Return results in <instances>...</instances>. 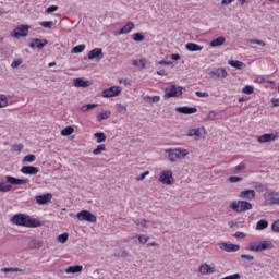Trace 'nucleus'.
Here are the masks:
<instances>
[{
  "instance_id": "1",
  "label": "nucleus",
  "mask_w": 279,
  "mask_h": 279,
  "mask_svg": "<svg viewBox=\"0 0 279 279\" xmlns=\"http://www.w3.org/2000/svg\"><path fill=\"white\" fill-rule=\"evenodd\" d=\"M12 222L15 223V226H23L24 228H40V221L25 216V214L14 215Z\"/></svg>"
},
{
  "instance_id": "2",
  "label": "nucleus",
  "mask_w": 279,
  "mask_h": 279,
  "mask_svg": "<svg viewBox=\"0 0 279 279\" xmlns=\"http://www.w3.org/2000/svg\"><path fill=\"white\" fill-rule=\"evenodd\" d=\"M168 156L169 162H178L189 155V150L184 148H169L165 150Z\"/></svg>"
},
{
  "instance_id": "3",
  "label": "nucleus",
  "mask_w": 279,
  "mask_h": 279,
  "mask_svg": "<svg viewBox=\"0 0 279 279\" xmlns=\"http://www.w3.org/2000/svg\"><path fill=\"white\" fill-rule=\"evenodd\" d=\"M229 208L234 213H245L252 210V203L246 201H233L230 203Z\"/></svg>"
},
{
  "instance_id": "4",
  "label": "nucleus",
  "mask_w": 279,
  "mask_h": 279,
  "mask_svg": "<svg viewBox=\"0 0 279 279\" xmlns=\"http://www.w3.org/2000/svg\"><path fill=\"white\" fill-rule=\"evenodd\" d=\"M250 252H265V250H274L271 241L252 242L248 246Z\"/></svg>"
},
{
  "instance_id": "5",
  "label": "nucleus",
  "mask_w": 279,
  "mask_h": 279,
  "mask_svg": "<svg viewBox=\"0 0 279 279\" xmlns=\"http://www.w3.org/2000/svg\"><path fill=\"white\" fill-rule=\"evenodd\" d=\"M78 221H87L88 223H97V216L89 210H82L76 214Z\"/></svg>"
},
{
  "instance_id": "6",
  "label": "nucleus",
  "mask_w": 279,
  "mask_h": 279,
  "mask_svg": "<svg viewBox=\"0 0 279 279\" xmlns=\"http://www.w3.org/2000/svg\"><path fill=\"white\" fill-rule=\"evenodd\" d=\"M186 136L194 138V141H199L203 136H206V128L199 126L196 129H190Z\"/></svg>"
},
{
  "instance_id": "7",
  "label": "nucleus",
  "mask_w": 279,
  "mask_h": 279,
  "mask_svg": "<svg viewBox=\"0 0 279 279\" xmlns=\"http://www.w3.org/2000/svg\"><path fill=\"white\" fill-rule=\"evenodd\" d=\"M29 34V25H19L13 32H11V38H21Z\"/></svg>"
},
{
  "instance_id": "8",
  "label": "nucleus",
  "mask_w": 279,
  "mask_h": 279,
  "mask_svg": "<svg viewBox=\"0 0 279 279\" xmlns=\"http://www.w3.org/2000/svg\"><path fill=\"white\" fill-rule=\"evenodd\" d=\"M181 95H182V87H178L175 85L167 87L165 90L166 99H171V97H180Z\"/></svg>"
},
{
  "instance_id": "9",
  "label": "nucleus",
  "mask_w": 279,
  "mask_h": 279,
  "mask_svg": "<svg viewBox=\"0 0 279 279\" xmlns=\"http://www.w3.org/2000/svg\"><path fill=\"white\" fill-rule=\"evenodd\" d=\"M173 179V172L171 170H163L159 174V181L161 184H166L167 186L171 185V180Z\"/></svg>"
},
{
  "instance_id": "10",
  "label": "nucleus",
  "mask_w": 279,
  "mask_h": 279,
  "mask_svg": "<svg viewBox=\"0 0 279 279\" xmlns=\"http://www.w3.org/2000/svg\"><path fill=\"white\" fill-rule=\"evenodd\" d=\"M209 76L213 80H226V77H228V71H226L223 68H218L210 71Z\"/></svg>"
},
{
  "instance_id": "11",
  "label": "nucleus",
  "mask_w": 279,
  "mask_h": 279,
  "mask_svg": "<svg viewBox=\"0 0 279 279\" xmlns=\"http://www.w3.org/2000/svg\"><path fill=\"white\" fill-rule=\"evenodd\" d=\"M101 95L105 98L119 97V95H121V87L113 86V87L107 88L102 90Z\"/></svg>"
},
{
  "instance_id": "12",
  "label": "nucleus",
  "mask_w": 279,
  "mask_h": 279,
  "mask_svg": "<svg viewBox=\"0 0 279 279\" xmlns=\"http://www.w3.org/2000/svg\"><path fill=\"white\" fill-rule=\"evenodd\" d=\"M21 173L24 175H37V173H40V168L34 166H23L21 168Z\"/></svg>"
},
{
  "instance_id": "13",
  "label": "nucleus",
  "mask_w": 279,
  "mask_h": 279,
  "mask_svg": "<svg viewBox=\"0 0 279 279\" xmlns=\"http://www.w3.org/2000/svg\"><path fill=\"white\" fill-rule=\"evenodd\" d=\"M46 45H49V40L47 39L34 38L29 43L31 49H43Z\"/></svg>"
},
{
  "instance_id": "14",
  "label": "nucleus",
  "mask_w": 279,
  "mask_h": 279,
  "mask_svg": "<svg viewBox=\"0 0 279 279\" xmlns=\"http://www.w3.org/2000/svg\"><path fill=\"white\" fill-rule=\"evenodd\" d=\"M53 199V194L46 193L44 195H37L35 196V201L39 204V206H43L45 204H49Z\"/></svg>"
},
{
  "instance_id": "15",
  "label": "nucleus",
  "mask_w": 279,
  "mask_h": 279,
  "mask_svg": "<svg viewBox=\"0 0 279 279\" xmlns=\"http://www.w3.org/2000/svg\"><path fill=\"white\" fill-rule=\"evenodd\" d=\"M278 138V133H266L258 137V143H274Z\"/></svg>"
},
{
  "instance_id": "16",
  "label": "nucleus",
  "mask_w": 279,
  "mask_h": 279,
  "mask_svg": "<svg viewBox=\"0 0 279 279\" xmlns=\"http://www.w3.org/2000/svg\"><path fill=\"white\" fill-rule=\"evenodd\" d=\"M220 250L222 252H239L241 246L239 244H228L226 242L219 244Z\"/></svg>"
},
{
  "instance_id": "17",
  "label": "nucleus",
  "mask_w": 279,
  "mask_h": 279,
  "mask_svg": "<svg viewBox=\"0 0 279 279\" xmlns=\"http://www.w3.org/2000/svg\"><path fill=\"white\" fill-rule=\"evenodd\" d=\"M217 269L215 267L208 265V264H203L198 267V272L202 274L203 276H208L210 274H215Z\"/></svg>"
},
{
  "instance_id": "18",
  "label": "nucleus",
  "mask_w": 279,
  "mask_h": 279,
  "mask_svg": "<svg viewBox=\"0 0 279 279\" xmlns=\"http://www.w3.org/2000/svg\"><path fill=\"white\" fill-rule=\"evenodd\" d=\"M239 197H241V199H248L250 202H252V199H255L256 197V191L244 190L239 194Z\"/></svg>"
},
{
  "instance_id": "19",
  "label": "nucleus",
  "mask_w": 279,
  "mask_h": 279,
  "mask_svg": "<svg viewBox=\"0 0 279 279\" xmlns=\"http://www.w3.org/2000/svg\"><path fill=\"white\" fill-rule=\"evenodd\" d=\"M101 60L104 58V51L101 48H95L92 51L88 52V60Z\"/></svg>"
},
{
  "instance_id": "20",
  "label": "nucleus",
  "mask_w": 279,
  "mask_h": 279,
  "mask_svg": "<svg viewBox=\"0 0 279 279\" xmlns=\"http://www.w3.org/2000/svg\"><path fill=\"white\" fill-rule=\"evenodd\" d=\"M93 83L90 81H86L84 78H74L73 85L75 88H88Z\"/></svg>"
},
{
  "instance_id": "21",
  "label": "nucleus",
  "mask_w": 279,
  "mask_h": 279,
  "mask_svg": "<svg viewBox=\"0 0 279 279\" xmlns=\"http://www.w3.org/2000/svg\"><path fill=\"white\" fill-rule=\"evenodd\" d=\"M177 112H180L181 114H195L197 112V108L195 107H177Z\"/></svg>"
},
{
  "instance_id": "22",
  "label": "nucleus",
  "mask_w": 279,
  "mask_h": 279,
  "mask_svg": "<svg viewBox=\"0 0 279 279\" xmlns=\"http://www.w3.org/2000/svg\"><path fill=\"white\" fill-rule=\"evenodd\" d=\"M7 182L9 184H15V185H21V184H27V182H29V180L27 179H16L14 177H7Z\"/></svg>"
},
{
  "instance_id": "23",
  "label": "nucleus",
  "mask_w": 279,
  "mask_h": 279,
  "mask_svg": "<svg viewBox=\"0 0 279 279\" xmlns=\"http://www.w3.org/2000/svg\"><path fill=\"white\" fill-rule=\"evenodd\" d=\"M134 23L133 22H128L125 24L124 27H122L119 33H118V36H121L122 34H130V32H132V29H134Z\"/></svg>"
},
{
  "instance_id": "24",
  "label": "nucleus",
  "mask_w": 279,
  "mask_h": 279,
  "mask_svg": "<svg viewBox=\"0 0 279 279\" xmlns=\"http://www.w3.org/2000/svg\"><path fill=\"white\" fill-rule=\"evenodd\" d=\"M84 267L82 265L69 266L65 274H82Z\"/></svg>"
},
{
  "instance_id": "25",
  "label": "nucleus",
  "mask_w": 279,
  "mask_h": 279,
  "mask_svg": "<svg viewBox=\"0 0 279 279\" xmlns=\"http://www.w3.org/2000/svg\"><path fill=\"white\" fill-rule=\"evenodd\" d=\"M185 49H187V51H202V49H204V47H202L195 43H187L185 45Z\"/></svg>"
},
{
  "instance_id": "26",
  "label": "nucleus",
  "mask_w": 279,
  "mask_h": 279,
  "mask_svg": "<svg viewBox=\"0 0 279 279\" xmlns=\"http://www.w3.org/2000/svg\"><path fill=\"white\" fill-rule=\"evenodd\" d=\"M28 247L31 250H40V247H43V241H40V240H31L28 242Z\"/></svg>"
},
{
  "instance_id": "27",
  "label": "nucleus",
  "mask_w": 279,
  "mask_h": 279,
  "mask_svg": "<svg viewBox=\"0 0 279 279\" xmlns=\"http://www.w3.org/2000/svg\"><path fill=\"white\" fill-rule=\"evenodd\" d=\"M110 114H112V112L102 111V112H99L98 114H96V119L99 123H101V121H106V119H110Z\"/></svg>"
},
{
  "instance_id": "28",
  "label": "nucleus",
  "mask_w": 279,
  "mask_h": 279,
  "mask_svg": "<svg viewBox=\"0 0 279 279\" xmlns=\"http://www.w3.org/2000/svg\"><path fill=\"white\" fill-rule=\"evenodd\" d=\"M228 65L232 66L233 69H238V71H241L245 64L243 61L229 60Z\"/></svg>"
},
{
  "instance_id": "29",
  "label": "nucleus",
  "mask_w": 279,
  "mask_h": 279,
  "mask_svg": "<svg viewBox=\"0 0 279 279\" xmlns=\"http://www.w3.org/2000/svg\"><path fill=\"white\" fill-rule=\"evenodd\" d=\"M255 228L256 230H267V228H269V221H267L266 219H262L257 221Z\"/></svg>"
},
{
  "instance_id": "30",
  "label": "nucleus",
  "mask_w": 279,
  "mask_h": 279,
  "mask_svg": "<svg viewBox=\"0 0 279 279\" xmlns=\"http://www.w3.org/2000/svg\"><path fill=\"white\" fill-rule=\"evenodd\" d=\"M226 43V37L220 36L214 40L210 41V47H221Z\"/></svg>"
},
{
  "instance_id": "31",
  "label": "nucleus",
  "mask_w": 279,
  "mask_h": 279,
  "mask_svg": "<svg viewBox=\"0 0 279 279\" xmlns=\"http://www.w3.org/2000/svg\"><path fill=\"white\" fill-rule=\"evenodd\" d=\"M146 104H158L160 101V96H143Z\"/></svg>"
},
{
  "instance_id": "32",
  "label": "nucleus",
  "mask_w": 279,
  "mask_h": 279,
  "mask_svg": "<svg viewBox=\"0 0 279 279\" xmlns=\"http://www.w3.org/2000/svg\"><path fill=\"white\" fill-rule=\"evenodd\" d=\"M9 191H12V185L5 182H0V193H9Z\"/></svg>"
},
{
  "instance_id": "33",
  "label": "nucleus",
  "mask_w": 279,
  "mask_h": 279,
  "mask_svg": "<svg viewBox=\"0 0 279 279\" xmlns=\"http://www.w3.org/2000/svg\"><path fill=\"white\" fill-rule=\"evenodd\" d=\"M95 138H96V143H106V135L105 133L101 132H97L94 134Z\"/></svg>"
},
{
  "instance_id": "34",
  "label": "nucleus",
  "mask_w": 279,
  "mask_h": 279,
  "mask_svg": "<svg viewBox=\"0 0 279 279\" xmlns=\"http://www.w3.org/2000/svg\"><path fill=\"white\" fill-rule=\"evenodd\" d=\"M73 132H75V129H73V126H66L61 131V136H71Z\"/></svg>"
},
{
  "instance_id": "35",
  "label": "nucleus",
  "mask_w": 279,
  "mask_h": 279,
  "mask_svg": "<svg viewBox=\"0 0 279 279\" xmlns=\"http://www.w3.org/2000/svg\"><path fill=\"white\" fill-rule=\"evenodd\" d=\"M97 104H87L81 107V112H88V110H93V108H97Z\"/></svg>"
},
{
  "instance_id": "36",
  "label": "nucleus",
  "mask_w": 279,
  "mask_h": 279,
  "mask_svg": "<svg viewBox=\"0 0 279 279\" xmlns=\"http://www.w3.org/2000/svg\"><path fill=\"white\" fill-rule=\"evenodd\" d=\"M132 39L134 40V43H143V40H145V36L141 33H135L132 35Z\"/></svg>"
},
{
  "instance_id": "37",
  "label": "nucleus",
  "mask_w": 279,
  "mask_h": 279,
  "mask_svg": "<svg viewBox=\"0 0 279 279\" xmlns=\"http://www.w3.org/2000/svg\"><path fill=\"white\" fill-rule=\"evenodd\" d=\"M116 110H117V112H119V114H125V112H128V107H125L124 105H121V104H117Z\"/></svg>"
},
{
  "instance_id": "38",
  "label": "nucleus",
  "mask_w": 279,
  "mask_h": 279,
  "mask_svg": "<svg viewBox=\"0 0 279 279\" xmlns=\"http://www.w3.org/2000/svg\"><path fill=\"white\" fill-rule=\"evenodd\" d=\"M57 241L59 243H66L69 241V233L65 232V233L58 235Z\"/></svg>"
},
{
  "instance_id": "39",
  "label": "nucleus",
  "mask_w": 279,
  "mask_h": 279,
  "mask_svg": "<svg viewBox=\"0 0 279 279\" xmlns=\"http://www.w3.org/2000/svg\"><path fill=\"white\" fill-rule=\"evenodd\" d=\"M101 151H106V145L104 144L98 145L97 148L93 150V154L94 156H99Z\"/></svg>"
},
{
  "instance_id": "40",
  "label": "nucleus",
  "mask_w": 279,
  "mask_h": 279,
  "mask_svg": "<svg viewBox=\"0 0 279 279\" xmlns=\"http://www.w3.org/2000/svg\"><path fill=\"white\" fill-rule=\"evenodd\" d=\"M114 256H117L118 258H128V251L125 250L117 251L114 253Z\"/></svg>"
},
{
  "instance_id": "41",
  "label": "nucleus",
  "mask_w": 279,
  "mask_h": 279,
  "mask_svg": "<svg viewBox=\"0 0 279 279\" xmlns=\"http://www.w3.org/2000/svg\"><path fill=\"white\" fill-rule=\"evenodd\" d=\"M247 43L250 45H259L260 47H265V41L260 40V39H248Z\"/></svg>"
},
{
  "instance_id": "42",
  "label": "nucleus",
  "mask_w": 279,
  "mask_h": 279,
  "mask_svg": "<svg viewBox=\"0 0 279 279\" xmlns=\"http://www.w3.org/2000/svg\"><path fill=\"white\" fill-rule=\"evenodd\" d=\"M84 49H86L85 45H78V46L72 48V53H82V51H84Z\"/></svg>"
},
{
  "instance_id": "43",
  "label": "nucleus",
  "mask_w": 279,
  "mask_h": 279,
  "mask_svg": "<svg viewBox=\"0 0 279 279\" xmlns=\"http://www.w3.org/2000/svg\"><path fill=\"white\" fill-rule=\"evenodd\" d=\"M39 25L41 27H45L46 29H51L53 27V22L51 21L40 22Z\"/></svg>"
},
{
  "instance_id": "44",
  "label": "nucleus",
  "mask_w": 279,
  "mask_h": 279,
  "mask_svg": "<svg viewBox=\"0 0 279 279\" xmlns=\"http://www.w3.org/2000/svg\"><path fill=\"white\" fill-rule=\"evenodd\" d=\"M228 182L231 184H236V182H243V178L241 177H229Z\"/></svg>"
},
{
  "instance_id": "45",
  "label": "nucleus",
  "mask_w": 279,
  "mask_h": 279,
  "mask_svg": "<svg viewBox=\"0 0 279 279\" xmlns=\"http://www.w3.org/2000/svg\"><path fill=\"white\" fill-rule=\"evenodd\" d=\"M135 223L138 226V228H147V220L143 218L135 220Z\"/></svg>"
},
{
  "instance_id": "46",
  "label": "nucleus",
  "mask_w": 279,
  "mask_h": 279,
  "mask_svg": "<svg viewBox=\"0 0 279 279\" xmlns=\"http://www.w3.org/2000/svg\"><path fill=\"white\" fill-rule=\"evenodd\" d=\"M138 243H141L142 245H145V243H147L149 241V236L147 235H138Z\"/></svg>"
},
{
  "instance_id": "47",
  "label": "nucleus",
  "mask_w": 279,
  "mask_h": 279,
  "mask_svg": "<svg viewBox=\"0 0 279 279\" xmlns=\"http://www.w3.org/2000/svg\"><path fill=\"white\" fill-rule=\"evenodd\" d=\"M8 106V98L5 97V95H2L0 97V108H5Z\"/></svg>"
},
{
  "instance_id": "48",
  "label": "nucleus",
  "mask_w": 279,
  "mask_h": 279,
  "mask_svg": "<svg viewBox=\"0 0 279 279\" xmlns=\"http://www.w3.org/2000/svg\"><path fill=\"white\" fill-rule=\"evenodd\" d=\"M215 119H217V113L215 111H210L205 121H215Z\"/></svg>"
},
{
  "instance_id": "49",
  "label": "nucleus",
  "mask_w": 279,
  "mask_h": 279,
  "mask_svg": "<svg viewBox=\"0 0 279 279\" xmlns=\"http://www.w3.org/2000/svg\"><path fill=\"white\" fill-rule=\"evenodd\" d=\"M147 175H149V171L143 172L141 175L136 177L135 180H136V182H143V180H145V178H147Z\"/></svg>"
},
{
  "instance_id": "50",
  "label": "nucleus",
  "mask_w": 279,
  "mask_h": 279,
  "mask_svg": "<svg viewBox=\"0 0 279 279\" xmlns=\"http://www.w3.org/2000/svg\"><path fill=\"white\" fill-rule=\"evenodd\" d=\"M242 93H244L245 95H252V93H254V87L250 86V85H246Z\"/></svg>"
},
{
  "instance_id": "51",
  "label": "nucleus",
  "mask_w": 279,
  "mask_h": 279,
  "mask_svg": "<svg viewBox=\"0 0 279 279\" xmlns=\"http://www.w3.org/2000/svg\"><path fill=\"white\" fill-rule=\"evenodd\" d=\"M36 161V156L35 155H26L24 157V162H35Z\"/></svg>"
},
{
  "instance_id": "52",
  "label": "nucleus",
  "mask_w": 279,
  "mask_h": 279,
  "mask_svg": "<svg viewBox=\"0 0 279 279\" xmlns=\"http://www.w3.org/2000/svg\"><path fill=\"white\" fill-rule=\"evenodd\" d=\"M246 165L245 163H240L234 169H235V173H241V171H243L244 169H246Z\"/></svg>"
},
{
  "instance_id": "53",
  "label": "nucleus",
  "mask_w": 279,
  "mask_h": 279,
  "mask_svg": "<svg viewBox=\"0 0 279 279\" xmlns=\"http://www.w3.org/2000/svg\"><path fill=\"white\" fill-rule=\"evenodd\" d=\"M21 64H23V60L20 59V60L13 61L11 66L12 69H19Z\"/></svg>"
},
{
  "instance_id": "54",
  "label": "nucleus",
  "mask_w": 279,
  "mask_h": 279,
  "mask_svg": "<svg viewBox=\"0 0 279 279\" xmlns=\"http://www.w3.org/2000/svg\"><path fill=\"white\" fill-rule=\"evenodd\" d=\"M271 230H272V232H279V220H276V221L271 225Z\"/></svg>"
},
{
  "instance_id": "55",
  "label": "nucleus",
  "mask_w": 279,
  "mask_h": 279,
  "mask_svg": "<svg viewBox=\"0 0 279 279\" xmlns=\"http://www.w3.org/2000/svg\"><path fill=\"white\" fill-rule=\"evenodd\" d=\"M13 151H23V144H15L12 146Z\"/></svg>"
},
{
  "instance_id": "56",
  "label": "nucleus",
  "mask_w": 279,
  "mask_h": 279,
  "mask_svg": "<svg viewBox=\"0 0 279 279\" xmlns=\"http://www.w3.org/2000/svg\"><path fill=\"white\" fill-rule=\"evenodd\" d=\"M46 12L48 14H51L52 12H58V7L57 5H51V7L46 9Z\"/></svg>"
},
{
  "instance_id": "57",
  "label": "nucleus",
  "mask_w": 279,
  "mask_h": 279,
  "mask_svg": "<svg viewBox=\"0 0 279 279\" xmlns=\"http://www.w3.org/2000/svg\"><path fill=\"white\" fill-rule=\"evenodd\" d=\"M234 236H235V239H245V233L238 231V232H235Z\"/></svg>"
},
{
  "instance_id": "58",
  "label": "nucleus",
  "mask_w": 279,
  "mask_h": 279,
  "mask_svg": "<svg viewBox=\"0 0 279 279\" xmlns=\"http://www.w3.org/2000/svg\"><path fill=\"white\" fill-rule=\"evenodd\" d=\"M241 258H244L245 260H254V256L247 254H242Z\"/></svg>"
},
{
  "instance_id": "59",
  "label": "nucleus",
  "mask_w": 279,
  "mask_h": 279,
  "mask_svg": "<svg viewBox=\"0 0 279 279\" xmlns=\"http://www.w3.org/2000/svg\"><path fill=\"white\" fill-rule=\"evenodd\" d=\"M271 104H272L274 108H278V106H279V98H272L271 99Z\"/></svg>"
},
{
  "instance_id": "60",
  "label": "nucleus",
  "mask_w": 279,
  "mask_h": 279,
  "mask_svg": "<svg viewBox=\"0 0 279 279\" xmlns=\"http://www.w3.org/2000/svg\"><path fill=\"white\" fill-rule=\"evenodd\" d=\"M157 75H161L162 77H167L169 74L165 70L157 71Z\"/></svg>"
},
{
  "instance_id": "61",
  "label": "nucleus",
  "mask_w": 279,
  "mask_h": 279,
  "mask_svg": "<svg viewBox=\"0 0 279 279\" xmlns=\"http://www.w3.org/2000/svg\"><path fill=\"white\" fill-rule=\"evenodd\" d=\"M171 60H182V57L178 53H172L171 54Z\"/></svg>"
},
{
  "instance_id": "62",
  "label": "nucleus",
  "mask_w": 279,
  "mask_h": 279,
  "mask_svg": "<svg viewBox=\"0 0 279 279\" xmlns=\"http://www.w3.org/2000/svg\"><path fill=\"white\" fill-rule=\"evenodd\" d=\"M158 64L160 65L165 64L166 66H170V64H173V62L162 60V61H159Z\"/></svg>"
},
{
  "instance_id": "63",
  "label": "nucleus",
  "mask_w": 279,
  "mask_h": 279,
  "mask_svg": "<svg viewBox=\"0 0 279 279\" xmlns=\"http://www.w3.org/2000/svg\"><path fill=\"white\" fill-rule=\"evenodd\" d=\"M196 97H208V93L196 92Z\"/></svg>"
},
{
  "instance_id": "64",
  "label": "nucleus",
  "mask_w": 279,
  "mask_h": 279,
  "mask_svg": "<svg viewBox=\"0 0 279 279\" xmlns=\"http://www.w3.org/2000/svg\"><path fill=\"white\" fill-rule=\"evenodd\" d=\"M234 0H222L221 5H230Z\"/></svg>"
}]
</instances>
